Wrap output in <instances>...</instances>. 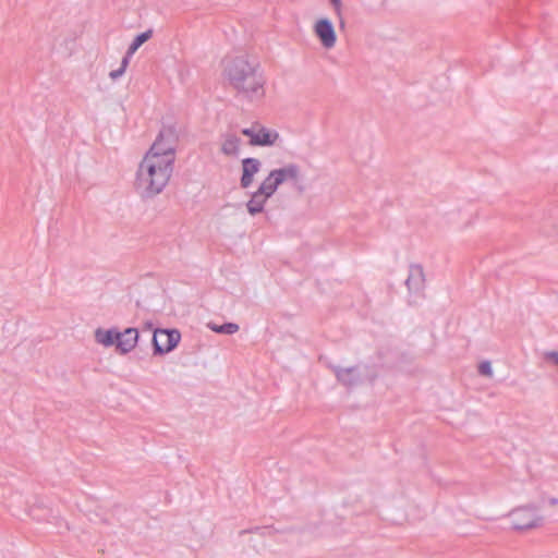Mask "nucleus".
<instances>
[{"instance_id": "1", "label": "nucleus", "mask_w": 558, "mask_h": 558, "mask_svg": "<svg viewBox=\"0 0 558 558\" xmlns=\"http://www.w3.org/2000/svg\"><path fill=\"white\" fill-rule=\"evenodd\" d=\"M223 76L238 94L248 100H259L265 96L266 77L254 58L243 54L226 60Z\"/></svg>"}, {"instance_id": "2", "label": "nucleus", "mask_w": 558, "mask_h": 558, "mask_svg": "<svg viewBox=\"0 0 558 558\" xmlns=\"http://www.w3.org/2000/svg\"><path fill=\"white\" fill-rule=\"evenodd\" d=\"M173 166L172 161L147 151L136 172L135 187L140 195L153 198L160 194L172 175Z\"/></svg>"}, {"instance_id": "3", "label": "nucleus", "mask_w": 558, "mask_h": 558, "mask_svg": "<svg viewBox=\"0 0 558 558\" xmlns=\"http://www.w3.org/2000/svg\"><path fill=\"white\" fill-rule=\"evenodd\" d=\"M178 138L175 128L173 125H165L159 131L148 153L156 154L159 158L170 160L174 163Z\"/></svg>"}, {"instance_id": "4", "label": "nucleus", "mask_w": 558, "mask_h": 558, "mask_svg": "<svg viewBox=\"0 0 558 558\" xmlns=\"http://www.w3.org/2000/svg\"><path fill=\"white\" fill-rule=\"evenodd\" d=\"M511 518L514 530H530L541 526L543 517L534 505L522 506L513 509L508 514Z\"/></svg>"}, {"instance_id": "5", "label": "nucleus", "mask_w": 558, "mask_h": 558, "mask_svg": "<svg viewBox=\"0 0 558 558\" xmlns=\"http://www.w3.org/2000/svg\"><path fill=\"white\" fill-rule=\"evenodd\" d=\"M181 333L177 329H156L153 335V352L154 355H163L179 344Z\"/></svg>"}, {"instance_id": "6", "label": "nucleus", "mask_w": 558, "mask_h": 558, "mask_svg": "<svg viewBox=\"0 0 558 558\" xmlns=\"http://www.w3.org/2000/svg\"><path fill=\"white\" fill-rule=\"evenodd\" d=\"M314 32L324 48L331 49L335 47L337 35L332 22L329 19L318 20L314 26Z\"/></svg>"}, {"instance_id": "7", "label": "nucleus", "mask_w": 558, "mask_h": 558, "mask_svg": "<svg viewBox=\"0 0 558 558\" xmlns=\"http://www.w3.org/2000/svg\"><path fill=\"white\" fill-rule=\"evenodd\" d=\"M275 174V179L281 185L284 182H292L295 187L303 191V187L299 185L301 181L300 167L296 163H288L282 168L274 169L270 171Z\"/></svg>"}, {"instance_id": "8", "label": "nucleus", "mask_w": 558, "mask_h": 558, "mask_svg": "<svg viewBox=\"0 0 558 558\" xmlns=\"http://www.w3.org/2000/svg\"><path fill=\"white\" fill-rule=\"evenodd\" d=\"M262 162L257 158L247 157L242 160V177L240 184L247 189L254 181V175L260 170Z\"/></svg>"}, {"instance_id": "9", "label": "nucleus", "mask_w": 558, "mask_h": 558, "mask_svg": "<svg viewBox=\"0 0 558 558\" xmlns=\"http://www.w3.org/2000/svg\"><path fill=\"white\" fill-rule=\"evenodd\" d=\"M138 331L136 328H126L124 331H117V349L126 354L131 352L137 344Z\"/></svg>"}, {"instance_id": "10", "label": "nucleus", "mask_w": 558, "mask_h": 558, "mask_svg": "<svg viewBox=\"0 0 558 558\" xmlns=\"http://www.w3.org/2000/svg\"><path fill=\"white\" fill-rule=\"evenodd\" d=\"M424 271L420 265H411L405 284L410 292H418L424 286Z\"/></svg>"}, {"instance_id": "11", "label": "nucleus", "mask_w": 558, "mask_h": 558, "mask_svg": "<svg viewBox=\"0 0 558 558\" xmlns=\"http://www.w3.org/2000/svg\"><path fill=\"white\" fill-rule=\"evenodd\" d=\"M333 372L336 374L337 379L347 387H353L360 383L361 377L357 367H333Z\"/></svg>"}, {"instance_id": "12", "label": "nucleus", "mask_w": 558, "mask_h": 558, "mask_svg": "<svg viewBox=\"0 0 558 558\" xmlns=\"http://www.w3.org/2000/svg\"><path fill=\"white\" fill-rule=\"evenodd\" d=\"M279 138V133L257 124L254 146H272Z\"/></svg>"}, {"instance_id": "13", "label": "nucleus", "mask_w": 558, "mask_h": 558, "mask_svg": "<svg viewBox=\"0 0 558 558\" xmlns=\"http://www.w3.org/2000/svg\"><path fill=\"white\" fill-rule=\"evenodd\" d=\"M270 198L269 196L264 195L260 193V191H255L252 193L251 198L246 203V208L250 215L255 216L257 214H260L264 208L265 204Z\"/></svg>"}, {"instance_id": "14", "label": "nucleus", "mask_w": 558, "mask_h": 558, "mask_svg": "<svg viewBox=\"0 0 558 558\" xmlns=\"http://www.w3.org/2000/svg\"><path fill=\"white\" fill-rule=\"evenodd\" d=\"M95 339L105 347L117 345V330L98 328L95 331Z\"/></svg>"}, {"instance_id": "15", "label": "nucleus", "mask_w": 558, "mask_h": 558, "mask_svg": "<svg viewBox=\"0 0 558 558\" xmlns=\"http://www.w3.org/2000/svg\"><path fill=\"white\" fill-rule=\"evenodd\" d=\"M279 186L280 184L275 179V174H271L269 172V174L264 179V181L260 183L257 190L260 191V193H263L264 195L271 197Z\"/></svg>"}, {"instance_id": "16", "label": "nucleus", "mask_w": 558, "mask_h": 558, "mask_svg": "<svg viewBox=\"0 0 558 558\" xmlns=\"http://www.w3.org/2000/svg\"><path fill=\"white\" fill-rule=\"evenodd\" d=\"M153 36V29H147L141 34H138L134 39L133 41L131 43V45L129 46L128 48V51H129V56H133L137 49L144 44L146 43L148 39H150Z\"/></svg>"}, {"instance_id": "17", "label": "nucleus", "mask_w": 558, "mask_h": 558, "mask_svg": "<svg viewBox=\"0 0 558 558\" xmlns=\"http://www.w3.org/2000/svg\"><path fill=\"white\" fill-rule=\"evenodd\" d=\"M208 327L221 335H233L239 331V325L235 323H225L222 325L209 324Z\"/></svg>"}, {"instance_id": "18", "label": "nucleus", "mask_w": 558, "mask_h": 558, "mask_svg": "<svg viewBox=\"0 0 558 558\" xmlns=\"http://www.w3.org/2000/svg\"><path fill=\"white\" fill-rule=\"evenodd\" d=\"M239 147H240V140L234 135H230L222 143L221 149H222L223 154L230 156V155H235L239 150Z\"/></svg>"}, {"instance_id": "19", "label": "nucleus", "mask_w": 558, "mask_h": 558, "mask_svg": "<svg viewBox=\"0 0 558 558\" xmlns=\"http://www.w3.org/2000/svg\"><path fill=\"white\" fill-rule=\"evenodd\" d=\"M478 372L481 375L490 377L493 375V368L490 362L484 361L478 365Z\"/></svg>"}, {"instance_id": "20", "label": "nucleus", "mask_w": 558, "mask_h": 558, "mask_svg": "<svg viewBox=\"0 0 558 558\" xmlns=\"http://www.w3.org/2000/svg\"><path fill=\"white\" fill-rule=\"evenodd\" d=\"M257 124H253L251 128L242 130V134L250 137V144L254 146V136H256Z\"/></svg>"}, {"instance_id": "21", "label": "nucleus", "mask_w": 558, "mask_h": 558, "mask_svg": "<svg viewBox=\"0 0 558 558\" xmlns=\"http://www.w3.org/2000/svg\"><path fill=\"white\" fill-rule=\"evenodd\" d=\"M545 359L548 361L554 362L558 365V352L557 351H549L544 354Z\"/></svg>"}, {"instance_id": "22", "label": "nucleus", "mask_w": 558, "mask_h": 558, "mask_svg": "<svg viewBox=\"0 0 558 558\" xmlns=\"http://www.w3.org/2000/svg\"><path fill=\"white\" fill-rule=\"evenodd\" d=\"M125 71H123V68H119L117 70H113L109 73V76L112 78V80H117L119 77H121L123 74H124Z\"/></svg>"}, {"instance_id": "23", "label": "nucleus", "mask_w": 558, "mask_h": 558, "mask_svg": "<svg viewBox=\"0 0 558 558\" xmlns=\"http://www.w3.org/2000/svg\"><path fill=\"white\" fill-rule=\"evenodd\" d=\"M335 11L340 15L341 13V8H342V2L341 0H330Z\"/></svg>"}, {"instance_id": "24", "label": "nucleus", "mask_w": 558, "mask_h": 558, "mask_svg": "<svg viewBox=\"0 0 558 558\" xmlns=\"http://www.w3.org/2000/svg\"><path fill=\"white\" fill-rule=\"evenodd\" d=\"M132 56H129V51H126L125 56L122 58L120 68H123V71L126 70V66L129 65L130 59Z\"/></svg>"}, {"instance_id": "25", "label": "nucleus", "mask_w": 558, "mask_h": 558, "mask_svg": "<svg viewBox=\"0 0 558 558\" xmlns=\"http://www.w3.org/2000/svg\"><path fill=\"white\" fill-rule=\"evenodd\" d=\"M549 504H550V505H553V506H555V505H557V504H558V499H557V498H555V497H553V498H550V499H549Z\"/></svg>"}]
</instances>
